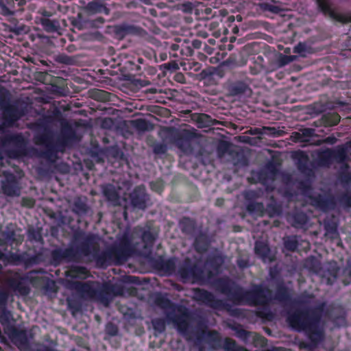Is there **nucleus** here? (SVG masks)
I'll return each instance as SVG.
<instances>
[{"instance_id": "f257e3e1", "label": "nucleus", "mask_w": 351, "mask_h": 351, "mask_svg": "<svg viewBox=\"0 0 351 351\" xmlns=\"http://www.w3.org/2000/svg\"><path fill=\"white\" fill-rule=\"evenodd\" d=\"M324 309L325 303H322L305 311H295L289 314L287 322L293 329L304 331L315 346L324 339Z\"/></svg>"}, {"instance_id": "f03ea898", "label": "nucleus", "mask_w": 351, "mask_h": 351, "mask_svg": "<svg viewBox=\"0 0 351 351\" xmlns=\"http://www.w3.org/2000/svg\"><path fill=\"white\" fill-rule=\"evenodd\" d=\"M66 275L72 279L71 282L69 281V287L75 290L83 298L97 300L108 306L114 295L113 286L108 283L101 285L97 282H81L75 280L88 276V271L84 267H72L66 271Z\"/></svg>"}, {"instance_id": "7ed1b4c3", "label": "nucleus", "mask_w": 351, "mask_h": 351, "mask_svg": "<svg viewBox=\"0 0 351 351\" xmlns=\"http://www.w3.org/2000/svg\"><path fill=\"white\" fill-rule=\"evenodd\" d=\"M217 287L231 301L238 304L264 306L272 300L271 291L262 285H254L250 290L247 291L237 286L228 278H221L217 282Z\"/></svg>"}, {"instance_id": "20e7f679", "label": "nucleus", "mask_w": 351, "mask_h": 351, "mask_svg": "<svg viewBox=\"0 0 351 351\" xmlns=\"http://www.w3.org/2000/svg\"><path fill=\"white\" fill-rule=\"evenodd\" d=\"M75 138V133L72 128L64 127L58 137L43 134L37 136L36 143L44 145L46 147V157L49 160L56 158L58 152H63L66 145L73 142Z\"/></svg>"}, {"instance_id": "39448f33", "label": "nucleus", "mask_w": 351, "mask_h": 351, "mask_svg": "<svg viewBox=\"0 0 351 351\" xmlns=\"http://www.w3.org/2000/svg\"><path fill=\"white\" fill-rule=\"evenodd\" d=\"M157 306L166 311L167 317L172 321L179 332L186 336L189 328V315L187 309L181 306H175L166 297L157 294L155 298Z\"/></svg>"}, {"instance_id": "423d86ee", "label": "nucleus", "mask_w": 351, "mask_h": 351, "mask_svg": "<svg viewBox=\"0 0 351 351\" xmlns=\"http://www.w3.org/2000/svg\"><path fill=\"white\" fill-rule=\"evenodd\" d=\"M308 178L305 181L300 182L298 185L300 193L306 198V202L322 210H327L335 207V199L331 195L322 192L314 194L311 188L313 173L308 170Z\"/></svg>"}, {"instance_id": "0eeeda50", "label": "nucleus", "mask_w": 351, "mask_h": 351, "mask_svg": "<svg viewBox=\"0 0 351 351\" xmlns=\"http://www.w3.org/2000/svg\"><path fill=\"white\" fill-rule=\"evenodd\" d=\"M75 239L81 241L80 245L77 249L73 247L64 248L65 260L76 261L80 256H95L97 251L95 237L88 234H79Z\"/></svg>"}, {"instance_id": "6e6552de", "label": "nucleus", "mask_w": 351, "mask_h": 351, "mask_svg": "<svg viewBox=\"0 0 351 351\" xmlns=\"http://www.w3.org/2000/svg\"><path fill=\"white\" fill-rule=\"evenodd\" d=\"M3 119L0 120V133L7 127H11L24 115V112L14 105L8 104L3 107Z\"/></svg>"}, {"instance_id": "1a4fd4ad", "label": "nucleus", "mask_w": 351, "mask_h": 351, "mask_svg": "<svg viewBox=\"0 0 351 351\" xmlns=\"http://www.w3.org/2000/svg\"><path fill=\"white\" fill-rule=\"evenodd\" d=\"M317 5L319 10L324 14V16L329 17L332 20L346 23L351 22V16L346 14L337 12L332 8L331 0H316Z\"/></svg>"}, {"instance_id": "9d476101", "label": "nucleus", "mask_w": 351, "mask_h": 351, "mask_svg": "<svg viewBox=\"0 0 351 351\" xmlns=\"http://www.w3.org/2000/svg\"><path fill=\"white\" fill-rule=\"evenodd\" d=\"M178 273L184 280H198L206 277L203 271L197 266L191 267L190 262L186 260L183 265L179 268Z\"/></svg>"}, {"instance_id": "9b49d317", "label": "nucleus", "mask_w": 351, "mask_h": 351, "mask_svg": "<svg viewBox=\"0 0 351 351\" xmlns=\"http://www.w3.org/2000/svg\"><path fill=\"white\" fill-rule=\"evenodd\" d=\"M194 298L214 308H219L223 304L222 301L215 299L212 293L199 289L195 290Z\"/></svg>"}, {"instance_id": "f8f14e48", "label": "nucleus", "mask_w": 351, "mask_h": 351, "mask_svg": "<svg viewBox=\"0 0 351 351\" xmlns=\"http://www.w3.org/2000/svg\"><path fill=\"white\" fill-rule=\"evenodd\" d=\"M131 204L133 207L144 210L147 207L148 197L143 186L136 187L130 194Z\"/></svg>"}, {"instance_id": "ddd939ff", "label": "nucleus", "mask_w": 351, "mask_h": 351, "mask_svg": "<svg viewBox=\"0 0 351 351\" xmlns=\"http://www.w3.org/2000/svg\"><path fill=\"white\" fill-rule=\"evenodd\" d=\"M0 144L4 147L14 145L21 149L25 145V139L21 134H6L0 138Z\"/></svg>"}, {"instance_id": "4468645a", "label": "nucleus", "mask_w": 351, "mask_h": 351, "mask_svg": "<svg viewBox=\"0 0 351 351\" xmlns=\"http://www.w3.org/2000/svg\"><path fill=\"white\" fill-rule=\"evenodd\" d=\"M117 33L123 36L127 35L144 36L145 34V32L141 27L126 23L117 26Z\"/></svg>"}, {"instance_id": "2eb2a0df", "label": "nucleus", "mask_w": 351, "mask_h": 351, "mask_svg": "<svg viewBox=\"0 0 351 351\" xmlns=\"http://www.w3.org/2000/svg\"><path fill=\"white\" fill-rule=\"evenodd\" d=\"M254 250L256 254L264 262H271L273 261V256L271 254L270 250L264 242L257 241L255 243Z\"/></svg>"}, {"instance_id": "dca6fc26", "label": "nucleus", "mask_w": 351, "mask_h": 351, "mask_svg": "<svg viewBox=\"0 0 351 351\" xmlns=\"http://www.w3.org/2000/svg\"><path fill=\"white\" fill-rule=\"evenodd\" d=\"M332 154L333 159L341 163L346 169L348 167V165L346 164V161L348 159V149L346 147H339L336 149L332 150Z\"/></svg>"}, {"instance_id": "f3484780", "label": "nucleus", "mask_w": 351, "mask_h": 351, "mask_svg": "<svg viewBox=\"0 0 351 351\" xmlns=\"http://www.w3.org/2000/svg\"><path fill=\"white\" fill-rule=\"evenodd\" d=\"M103 193L108 200L117 203L119 200V195L116 189V187L112 184H106L102 186Z\"/></svg>"}, {"instance_id": "a211bd4d", "label": "nucleus", "mask_w": 351, "mask_h": 351, "mask_svg": "<svg viewBox=\"0 0 351 351\" xmlns=\"http://www.w3.org/2000/svg\"><path fill=\"white\" fill-rule=\"evenodd\" d=\"M8 285L13 291L22 295H26L29 292L28 289L17 278H10L8 281Z\"/></svg>"}, {"instance_id": "6ab92c4d", "label": "nucleus", "mask_w": 351, "mask_h": 351, "mask_svg": "<svg viewBox=\"0 0 351 351\" xmlns=\"http://www.w3.org/2000/svg\"><path fill=\"white\" fill-rule=\"evenodd\" d=\"M86 9L92 14L104 12L106 14H108L110 12L109 9L105 7L104 4L97 1L89 2L86 5Z\"/></svg>"}, {"instance_id": "aec40b11", "label": "nucleus", "mask_w": 351, "mask_h": 351, "mask_svg": "<svg viewBox=\"0 0 351 351\" xmlns=\"http://www.w3.org/2000/svg\"><path fill=\"white\" fill-rule=\"evenodd\" d=\"M3 193L7 195L14 196L19 195V189L15 181L6 180L2 184Z\"/></svg>"}, {"instance_id": "412c9836", "label": "nucleus", "mask_w": 351, "mask_h": 351, "mask_svg": "<svg viewBox=\"0 0 351 351\" xmlns=\"http://www.w3.org/2000/svg\"><path fill=\"white\" fill-rule=\"evenodd\" d=\"M40 24L47 32H55L60 28V24L57 20H50L48 18L40 19Z\"/></svg>"}, {"instance_id": "4be33fe9", "label": "nucleus", "mask_w": 351, "mask_h": 351, "mask_svg": "<svg viewBox=\"0 0 351 351\" xmlns=\"http://www.w3.org/2000/svg\"><path fill=\"white\" fill-rule=\"evenodd\" d=\"M206 340L213 349H217L222 346L220 335L216 331L208 332Z\"/></svg>"}, {"instance_id": "5701e85b", "label": "nucleus", "mask_w": 351, "mask_h": 351, "mask_svg": "<svg viewBox=\"0 0 351 351\" xmlns=\"http://www.w3.org/2000/svg\"><path fill=\"white\" fill-rule=\"evenodd\" d=\"M249 90L248 86L242 82H236L230 87V91L232 95L245 94L247 93Z\"/></svg>"}, {"instance_id": "b1692460", "label": "nucleus", "mask_w": 351, "mask_h": 351, "mask_svg": "<svg viewBox=\"0 0 351 351\" xmlns=\"http://www.w3.org/2000/svg\"><path fill=\"white\" fill-rule=\"evenodd\" d=\"M274 300L280 302H287L290 300V294L289 290L283 286L278 287Z\"/></svg>"}, {"instance_id": "393cba45", "label": "nucleus", "mask_w": 351, "mask_h": 351, "mask_svg": "<svg viewBox=\"0 0 351 351\" xmlns=\"http://www.w3.org/2000/svg\"><path fill=\"white\" fill-rule=\"evenodd\" d=\"M323 121L326 125H336L340 121V116L337 113L328 112L323 116Z\"/></svg>"}, {"instance_id": "a878e982", "label": "nucleus", "mask_w": 351, "mask_h": 351, "mask_svg": "<svg viewBox=\"0 0 351 351\" xmlns=\"http://www.w3.org/2000/svg\"><path fill=\"white\" fill-rule=\"evenodd\" d=\"M314 134V130L311 128H305L300 130V132L295 133V138L300 142L308 141L309 138Z\"/></svg>"}, {"instance_id": "bb28decb", "label": "nucleus", "mask_w": 351, "mask_h": 351, "mask_svg": "<svg viewBox=\"0 0 351 351\" xmlns=\"http://www.w3.org/2000/svg\"><path fill=\"white\" fill-rule=\"evenodd\" d=\"M319 164L324 166L328 165L333 159L332 150L327 149L322 152L319 155Z\"/></svg>"}, {"instance_id": "cd10ccee", "label": "nucleus", "mask_w": 351, "mask_h": 351, "mask_svg": "<svg viewBox=\"0 0 351 351\" xmlns=\"http://www.w3.org/2000/svg\"><path fill=\"white\" fill-rule=\"evenodd\" d=\"M156 238V235L155 233L152 232L149 230H144L142 234V240L145 243V247H150Z\"/></svg>"}, {"instance_id": "c85d7f7f", "label": "nucleus", "mask_w": 351, "mask_h": 351, "mask_svg": "<svg viewBox=\"0 0 351 351\" xmlns=\"http://www.w3.org/2000/svg\"><path fill=\"white\" fill-rule=\"evenodd\" d=\"M236 335L237 337L243 339L245 341H247L249 337H252L254 339L260 340L261 344H263L265 343V338L261 336L253 335L252 333L249 332L243 329H240L237 330Z\"/></svg>"}, {"instance_id": "c756f323", "label": "nucleus", "mask_w": 351, "mask_h": 351, "mask_svg": "<svg viewBox=\"0 0 351 351\" xmlns=\"http://www.w3.org/2000/svg\"><path fill=\"white\" fill-rule=\"evenodd\" d=\"M224 260L221 254H217L214 256L210 261H208L205 264V267L212 266L214 271L217 272L219 267L223 263Z\"/></svg>"}, {"instance_id": "7c9ffc66", "label": "nucleus", "mask_w": 351, "mask_h": 351, "mask_svg": "<svg viewBox=\"0 0 351 351\" xmlns=\"http://www.w3.org/2000/svg\"><path fill=\"white\" fill-rule=\"evenodd\" d=\"M293 225L297 228L302 227L308 221V217L304 213H298L293 216Z\"/></svg>"}, {"instance_id": "2f4dec72", "label": "nucleus", "mask_w": 351, "mask_h": 351, "mask_svg": "<svg viewBox=\"0 0 351 351\" xmlns=\"http://www.w3.org/2000/svg\"><path fill=\"white\" fill-rule=\"evenodd\" d=\"M324 226L326 230V236L331 239H335L337 237V224L335 222L325 221Z\"/></svg>"}, {"instance_id": "473e14b6", "label": "nucleus", "mask_w": 351, "mask_h": 351, "mask_svg": "<svg viewBox=\"0 0 351 351\" xmlns=\"http://www.w3.org/2000/svg\"><path fill=\"white\" fill-rule=\"evenodd\" d=\"M293 52L300 54L302 57H305L307 54L312 53V49L306 44L300 43L294 47Z\"/></svg>"}, {"instance_id": "72a5a7b5", "label": "nucleus", "mask_w": 351, "mask_h": 351, "mask_svg": "<svg viewBox=\"0 0 351 351\" xmlns=\"http://www.w3.org/2000/svg\"><path fill=\"white\" fill-rule=\"evenodd\" d=\"M87 210L88 206L84 202L80 199H77L75 201L73 208V212L77 215H84L86 213Z\"/></svg>"}, {"instance_id": "f704fd0d", "label": "nucleus", "mask_w": 351, "mask_h": 351, "mask_svg": "<svg viewBox=\"0 0 351 351\" xmlns=\"http://www.w3.org/2000/svg\"><path fill=\"white\" fill-rule=\"evenodd\" d=\"M111 252L117 261H125L128 257V252L125 250L114 247Z\"/></svg>"}, {"instance_id": "c9c22d12", "label": "nucleus", "mask_w": 351, "mask_h": 351, "mask_svg": "<svg viewBox=\"0 0 351 351\" xmlns=\"http://www.w3.org/2000/svg\"><path fill=\"white\" fill-rule=\"evenodd\" d=\"M55 60L57 62L65 64H72L74 62V59L73 58L63 53L56 56Z\"/></svg>"}, {"instance_id": "e433bc0d", "label": "nucleus", "mask_w": 351, "mask_h": 351, "mask_svg": "<svg viewBox=\"0 0 351 351\" xmlns=\"http://www.w3.org/2000/svg\"><path fill=\"white\" fill-rule=\"evenodd\" d=\"M163 268L169 273L175 272L176 270V259L171 258L165 261L163 264Z\"/></svg>"}, {"instance_id": "4c0bfd02", "label": "nucleus", "mask_w": 351, "mask_h": 351, "mask_svg": "<svg viewBox=\"0 0 351 351\" xmlns=\"http://www.w3.org/2000/svg\"><path fill=\"white\" fill-rule=\"evenodd\" d=\"M152 325L155 330L162 332L165 330V322L162 319H154L152 320Z\"/></svg>"}, {"instance_id": "58836bf2", "label": "nucleus", "mask_w": 351, "mask_h": 351, "mask_svg": "<svg viewBox=\"0 0 351 351\" xmlns=\"http://www.w3.org/2000/svg\"><path fill=\"white\" fill-rule=\"evenodd\" d=\"M149 123L144 119H138L134 121V127L139 131H147L149 130Z\"/></svg>"}, {"instance_id": "ea45409f", "label": "nucleus", "mask_w": 351, "mask_h": 351, "mask_svg": "<svg viewBox=\"0 0 351 351\" xmlns=\"http://www.w3.org/2000/svg\"><path fill=\"white\" fill-rule=\"evenodd\" d=\"M237 347L234 340L230 338L225 339L223 343V348L225 351H234Z\"/></svg>"}, {"instance_id": "a19ab883", "label": "nucleus", "mask_w": 351, "mask_h": 351, "mask_svg": "<svg viewBox=\"0 0 351 351\" xmlns=\"http://www.w3.org/2000/svg\"><path fill=\"white\" fill-rule=\"evenodd\" d=\"M181 226H182V230L184 232H189V233L191 232L193 228V221L188 218H184L182 219V221H181Z\"/></svg>"}, {"instance_id": "79ce46f5", "label": "nucleus", "mask_w": 351, "mask_h": 351, "mask_svg": "<svg viewBox=\"0 0 351 351\" xmlns=\"http://www.w3.org/2000/svg\"><path fill=\"white\" fill-rule=\"evenodd\" d=\"M51 256L55 261L65 260L64 248L54 250L51 253Z\"/></svg>"}, {"instance_id": "37998d69", "label": "nucleus", "mask_w": 351, "mask_h": 351, "mask_svg": "<svg viewBox=\"0 0 351 351\" xmlns=\"http://www.w3.org/2000/svg\"><path fill=\"white\" fill-rule=\"evenodd\" d=\"M285 246L287 250L294 251L298 247V243L295 238L288 237L285 241Z\"/></svg>"}, {"instance_id": "c03bdc74", "label": "nucleus", "mask_w": 351, "mask_h": 351, "mask_svg": "<svg viewBox=\"0 0 351 351\" xmlns=\"http://www.w3.org/2000/svg\"><path fill=\"white\" fill-rule=\"evenodd\" d=\"M2 236L3 237V242L5 243L12 242L14 241H21L22 240L21 239L17 240L15 238V234L13 231H4L2 232Z\"/></svg>"}, {"instance_id": "a18cd8bd", "label": "nucleus", "mask_w": 351, "mask_h": 351, "mask_svg": "<svg viewBox=\"0 0 351 351\" xmlns=\"http://www.w3.org/2000/svg\"><path fill=\"white\" fill-rule=\"evenodd\" d=\"M261 6L265 10L269 11L272 13L277 14L282 10V9L278 5H272L269 3H263Z\"/></svg>"}, {"instance_id": "49530a36", "label": "nucleus", "mask_w": 351, "mask_h": 351, "mask_svg": "<svg viewBox=\"0 0 351 351\" xmlns=\"http://www.w3.org/2000/svg\"><path fill=\"white\" fill-rule=\"evenodd\" d=\"M339 202L344 206L351 207V193L347 192L339 198Z\"/></svg>"}, {"instance_id": "de8ad7c7", "label": "nucleus", "mask_w": 351, "mask_h": 351, "mask_svg": "<svg viewBox=\"0 0 351 351\" xmlns=\"http://www.w3.org/2000/svg\"><path fill=\"white\" fill-rule=\"evenodd\" d=\"M178 147L182 150L184 152H190L191 151V147L189 143V141L186 139L181 140L177 143Z\"/></svg>"}, {"instance_id": "09e8293b", "label": "nucleus", "mask_w": 351, "mask_h": 351, "mask_svg": "<svg viewBox=\"0 0 351 351\" xmlns=\"http://www.w3.org/2000/svg\"><path fill=\"white\" fill-rule=\"evenodd\" d=\"M153 150L156 154H162L166 152L167 146L163 143H156L154 145Z\"/></svg>"}, {"instance_id": "8fccbe9b", "label": "nucleus", "mask_w": 351, "mask_h": 351, "mask_svg": "<svg viewBox=\"0 0 351 351\" xmlns=\"http://www.w3.org/2000/svg\"><path fill=\"white\" fill-rule=\"evenodd\" d=\"M263 208L262 204L259 203H250L247 206V210L250 213H254L256 211H261Z\"/></svg>"}, {"instance_id": "3c124183", "label": "nucleus", "mask_w": 351, "mask_h": 351, "mask_svg": "<svg viewBox=\"0 0 351 351\" xmlns=\"http://www.w3.org/2000/svg\"><path fill=\"white\" fill-rule=\"evenodd\" d=\"M0 14L4 16L12 15L14 13L3 3L2 0H0Z\"/></svg>"}, {"instance_id": "603ef678", "label": "nucleus", "mask_w": 351, "mask_h": 351, "mask_svg": "<svg viewBox=\"0 0 351 351\" xmlns=\"http://www.w3.org/2000/svg\"><path fill=\"white\" fill-rule=\"evenodd\" d=\"M331 319L338 326L345 324V317L343 315H341L337 318H332Z\"/></svg>"}, {"instance_id": "864d4df0", "label": "nucleus", "mask_w": 351, "mask_h": 351, "mask_svg": "<svg viewBox=\"0 0 351 351\" xmlns=\"http://www.w3.org/2000/svg\"><path fill=\"white\" fill-rule=\"evenodd\" d=\"M292 61H293V59H290V58H289V56H284L280 60V66H285V64H289V62H291Z\"/></svg>"}, {"instance_id": "5fc2aeb1", "label": "nucleus", "mask_w": 351, "mask_h": 351, "mask_svg": "<svg viewBox=\"0 0 351 351\" xmlns=\"http://www.w3.org/2000/svg\"><path fill=\"white\" fill-rule=\"evenodd\" d=\"M34 201L32 199H23V205L27 207H33L34 205Z\"/></svg>"}, {"instance_id": "6e6d98bb", "label": "nucleus", "mask_w": 351, "mask_h": 351, "mask_svg": "<svg viewBox=\"0 0 351 351\" xmlns=\"http://www.w3.org/2000/svg\"><path fill=\"white\" fill-rule=\"evenodd\" d=\"M106 95V93L105 91H103V90H97V92H95V97L98 99H105V95Z\"/></svg>"}, {"instance_id": "4d7b16f0", "label": "nucleus", "mask_w": 351, "mask_h": 351, "mask_svg": "<svg viewBox=\"0 0 351 351\" xmlns=\"http://www.w3.org/2000/svg\"><path fill=\"white\" fill-rule=\"evenodd\" d=\"M8 299V295L5 292H0V302L5 304Z\"/></svg>"}, {"instance_id": "13d9d810", "label": "nucleus", "mask_w": 351, "mask_h": 351, "mask_svg": "<svg viewBox=\"0 0 351 351\" xmlns=\"http://www.w3.org/2000/svg\"><path fill=\"white\" fill-rule=\"evenodd\" d=\"M345 273L351 277V258L348 261V265L345 269Z\"/></svg>"}, {"instance_id": "bf43d9fd", "label": "nucleus", "mask_w": 351, "mask_h": 351, "mask_svg": "<svg viewBox=\"0 0 351 351\" xmlns=\"http://www.w3.org/2000/svg\"><path fill=\"white\" fill-rule=\"evenodd\" d=\"M237 263L241 268H244L247 266V262L245 260L239 259Z\"/></svg>"}, {"instance_id": "052dcab7", "label": "nucleus", "mask_w": 351, "mask_h": 351, "mask_svg": "<svg viewBox=\"0 0 351 351\" xmlns=\"http://www.w3.org/2000/svg\"><path fill=\"white\" fill-rule=\"evenodd\" d=\"M41 14L43 16H45V18H47V17H49L52 15L51 12H48V11H46V10H43L42 12H41Z\"/></svg>"}, {"instance_id": "680f3d73", "label": "nucleus", "mask_w": 351, "mask_h": 351, "mask_svg": "<svg viewBox=\"0 0 351 351\" xmlns=\"http://www.w3.org/2000/svg\"><path fill=\"white\" fill-rule=\"evenodd\" d=\"M179 48H180V46H179V45H178V44H172V45H171V49L172 51H178V50L179 49Z\"/></svg>"}, {"instance_id": "e2e57ef3", "label": "nucleus", "mask_w": 351, "mask_h": 351, "mask_svg": "<svg viewBox=\"0 0 351 351\" xmlns=\"http://www.w3.org/2000/svg\"><path fill=\"white\" fill-rule=\"evenodd\" d=\"M108 332H109L110 334L112 335H116V333H117V328H114V327H113V326H112V329H110H110L108 328Z\"/></svg>"}, {"instance_id": "0e129e2a", "label": "nucleus", "mask_w": 351, "mask_h": 351, "mask_svg": "<svg viewBox=\"0 0 351 351\" xmlns=\"http://www.w3.org/2000/svg\"><path fill=\"white\" fill-rule=\"evenodd\" d=\"M264 130L269 131L270 134H275L276 129L274 128H265Z\"/></svg>"}, {"instance_id": "69168bd1", "label": "nucleus", "mask_w": 351, "mask_h": 351, "mask_svg": "<svg viewBox=\"0 0 351 351\" xmlns=\"http://www.w3.org/2000/svg\"><path fill=\"white\" fill-rule=\"evenodd\" d=\"M336 139L335 138H330V137H328L326 139V142L327 143H334L335 142Z\"/></svg>"}, {"instance_id": "338daca9", "label": "nucleus", "mask_w": 351, "mask_h": 351, "mask_svg": "<svg viewBox=\"0 0 351 351\" xmlns=\"http://www.w3.org/2000/svg\"><path fill=\"white\" fill-rule=\"evenodd\" d=\"M317 268H318V264H317V261H315V266H314V267L313 268V270H315V271H317Z\"/></svg>"}, {"instance_id": "774afa93", "label": "nucleus", "mask_w": 351, "mask_h": 351, "mask_svg": "<svg viewBox=\"0 0 351 351\" xmlns=\"http://www.w3.org/2000/svg\"><path fill=\"white\" fill-rule=\"evenodd\" d=\"M299 169H300V170L302 172H304V173L305 172V169H304V168L303 167V166H302V165H300V166H299Z\"/></svg>"}]
</instances>
